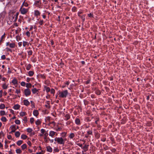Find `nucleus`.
I'll return each mask as SVG.
<instances>
[{
	"mask_svg": "<svg viewBox=\"0 0 154 154\" xmlns=\"http://www.w3.org/2000/svg\"><path fill=\"white\" fill-rule=\"evenodd\" d=\"M80 17L82 19V21L84 22L85 20V15H83V16H81Z\"/></svg>",
	"mask_w": 154,
	"mask_h": 154,
	"instance_id": "nucleus-41",
	"label": "nucleus"
},
{
	"mask_svg": "<svg viewBox=\"0 0 154 154\" xmlns=\"http://www.w3.org/2000/svg\"><path fill=\"white\" fill-rule=\"evenodd\" d=\"M54 152H59V150L57 148H56L54 149Z\"/></svg>",
	"mask_w": 154,
	"mask_h": 154,
	"instance_id": "nucleus-50",
	"label": "nucleus"
},
{
	"mask_svg": "<svg viewBox=\"0 0 154 154\" xmlns=\"http://www.w3.org/2000/svg\"><path fill=\"white\" fill-rule=\"evenodd\" d=\"M40 14V13L38 10H35L34 14L35 16L38 17V16H39Z\"/></svg>",
	"mask_w": 154,
	"mask_h": 154,
	"instance_id": "nucleus-9",
	"label": "nucleus"
},
{
	"mask_svg": "<svg viewBox=\"0 0 154 154\" xmlns=\"http://www.w3.org/2000/svg\"><path fill=\"white\" fill-rule=\"evenodd\" d=\"M15 123L17 125H20V121L19 120H16L15 121Z\"/></svg>",
	"mask_w": 154,
	"mask_h": 154,
	"instance_id": "nucleus-39",
	"label": "nucleus"
},
{
	"mask_svg": "<svg viewBox=\"0 0 154 154\" xmlns=\"http://www.w3.org/2000/svg\"><path fill=\"white\" fill-rule=\"evenodd\" d=\"M46 103V104H45V106L48 108V109H49L50 108V102L49 101H46L45 102Z\"/></svg>",
	"mask_w": 154,
	"mask_h": 154,
	"instance_id": "nucleus-14",
	"label": "nucleus"
},
{
	"mask_svg": "<svg viewBox=\"0 0 154 154\" xmlns=\"http://www.w3.org/2000/svg\"><path fill=\"white\" fill-rule=\"evenodd\" d=\"M66 133L65 132H63L61 133V135L63 137H65L66 136Z\"/></svg>",
	"mask_w": 154,
	"mask_h": 154,
	"instance_id": "nucleus-40",
	"label": "nucleus"
},
{
	"mask_svg": "<svg viewBox=\"0 0 154 154\" xmlns=\"http://www.w3.org/2000/svg\"><path fill=\"white\" fill-rule=\"evenodd\" d=\"M40 77L43 79H45V76L44 75L41 74L40 75Z\"/></svg>",
	"mask_w": 154,
	"mask_h": 154,
	"instance_id": "nucleus-64",
	"label": "nucleus"
},
{
	"mask_svg": "<svg viewBox=\"0 0 154 154\" xmlns=\"http://www.w3.org/2000/svg\"><path fill=\"white\" fill-rule=\"evenodd\" d=\"M6 51H10L11 52H12V51L11 49L9 48H6Z\"/></svg>",
	"mask_w": 154,
	"mask_h": 154,
	"instance_id": "nucleus-57",
	"label": "nucleus"
},
{
	"mask_svg": "<svg viewBox=\"0 0 154 154\" xmlns=\"http://www.w3.org/2000/svg\"><path fill=\"white\" fill-rule=\"evenodd\" d=\"M87 134L88 135H92L93 134H92V129H91V130H90L89 131H88L87 132Z\"/></svg>",
	"mask_w": 154,
	"mask_h": 154,
	"instance_id": "nucleus-29",
	"label": "nucleus"
},
{
	"mask_svg": "<svg viewBox=\"0 0 154 154\" xmlns=\"http://www.w3.org/2000/svg\"><path fill=\"white\" fill-rule=\"evenodd\" d=\"M16 125H13L11 126L10 127V128H11V130H15V131H16Z\"/></svg>",
	"mask_w": 154,
	"mask_h": 154,
	"instance_id": "nucleus-31",
	"label": "nucleus"
},
{
	"mask_svg": "<svg viewBox=\"0 0 154 154\" xmlns=\"http://www.w3.org/2000/svg\"><path fill=\"white\" fill-rule=\"evenodd\" d=\"M106 137H104L101 139V141L103 142H105L106 140Z\"/></svg>",
	"mask_w": 154,
	"mask_h": 154,
	"instance_id": "nucleus-61",
	"label": "nucleus"
},
{
	"mask_svg": "<svg viewBox=\"0 0 154 154\" xmlns=\"http://www.w3.org/2000/svg\"><path fill=\"white\" fill-rule=\"evenodd\" d=\"M32 67V65L30 64H28L26 66V69L27 70H29Z\"/></svg>",
	"mask_w": 154,
	"mask_h": 154,
	"instance_id": "nucleus-22",
	"label": "nucleus"
},
{
	"mask_svg": "<svg viewBox=\"0 0 154 154\" xmlns=\"http://www.w3.org/2000/svg\"><path fill=\"white\" fill-rule=\"evenodd\" d=\"M41 121L39 119H38L36 121L35 123L36 125H39L41 124Z\"/></svg>",
	"mask_w": 154,
	"mask_h": 154,
	"instance_id": "nucleus-35",
	"label": "nucleus"
},
{
	"mask_svg": "<svg viewBox=\"0 0 154 154\" xmlns=\"http://www.w3.org/2000/svg\"><path fill=\"white\" fill-rule=\"evenodd\" d=\"M32 51L31 50H30L29 51H28V55L30 56V55H31L32 54Z\"/></svg>",
	"mask_w": 154,
	"mask_h": 154,
	"instance_id": "nucleus-45",
	"label": "nucleus"
},
{
	"mask_svg": "<svg viewBox=\"0 0 154 154\" xmlns=\"http://www.w3.org/2000/svg\"><path fill=\"white\" fill-rule=\"evenodd\" d=\"M34 74V72L33 71H30L28 72V74L29 76H32Z\"/></svg>",
	"mask_w": 154,
	"mask_h": 154,
	"instance_id": "nucleus-21",
	"label": "nucleus"
},
{
	"mask_svg": "<svg viewBox=\"0 0 154 154\" xmlns=\"http://www.w3.org/2000/svg\"><path fill=\"white\" fill-rule=\"evenodd\" d=\"M100 134L98 133H97L96 135V137L97 138H99L100 137Z\"/></svg>",
	"mask_w": 154,
	"mask_h": 154,
	"instance_id": "nucleus-56",
	"label": "nucleus"
},
{
	"mask_svg": "<svg viewBox=\"0 0 154 154\" xmlns=\"http://www.w3.org/2000/svg\"><path fill=\"white\" fill-rule=\"evenodd\" d=\"M27 137V136L25 134H23L21 135V138L24 140L26 139Z\"/></svg>",
	"mask_w": 154,
	"mask_h": 154,
	"instance_id": "nucleus-28",
	"label": "nucleus"
},
{
	"mask_svg": "<svg viewBox=\"0 0 154 154\" xmlns=\"http://www.w3.org/2000/svg\"><path fill=\"white\" fill-rule=\"evenodd\" d=\"M11 82L14 85L17 84V80L14 79Z\"/></svg>",
	"mask_w": 154,
	"mask_h": 154,
	"instance_id": "nucleus-20",
	"label": "nucleus"
},
{
	"mask_svg": "<svg viewBox=\"0 0 154 154\" xmlns=\"http://www.w3.org/2000/svg\"><path fill=\"white\" fill-rule=\"evenodd\" d=\"M75 134L73 133H70L69 136H68L71 139H73L74 137H75Z\"/></svg>",
	"mask_w": 154,
	"mask_h": 154,
	"instance_id": "nucleus-18",
	"label": "nucleus"
},
{
	"mask_svg": "<svg viewBox=\"0 0 154 154\" xmlns=\"http://www.w3.org/2000/svg\"><path fill=\"white\" fill-rule=\"evenodd\" d=\"M0 136L2 135L3 137H4L5 134H4V132L2 131H1V132H0Z\"/></svg>",
	"mask_w": 154,
	"mask_h": 154,
	"instance_id": "nucleus-63",
	"label": "nucleus"
},
{
	"mask_svg": "<svg viewBox=\"0 0 154 154\" xmlns=\"http://www.w3.org/2000/svg\"><path fill=\"white\" fill-rule=\"evenodd\" d=\"M43 22H44V21L43 20H41L39 22V23L40 25H42L43 24Z\"/></svg>",
	"mask_w": 154,
	"mask_h": 154,
	"instance_id": "nucleus-54",
	"label": "nucleus"
},
{
	"mask_svg": "<svg viewBox=\"0 0 154 154\" xmlns=\"http://www.w3.org/2000/svg\"><path fill=\"white\" fill-rule=\"evenodd\" d=\"M27 44V42H23V47H25L26 46Z\"/></svg>",
	"mask_w": 154,
	"mask_h": 154,
	"instance_id": "nucleus-53",
	"label": "nucleus"
},
{
	"mask_svg": "<svg viewBox=\"0 0 154 154\" xmlns=\"http://www.w3.org/2000/svg\"><path fill=\"white\" fill-rule=\"evenodd\" d=\"M30 103H31V104L32 105V108H35V104L34 103V102L32 101H31Z\"/></svg>",
	"mask_w": 154,
	"mask_h": 154,
	"instance_id": "nucleus-52",
	"label": "nucleus"
},
{
	"mask_svg": "<svg viewBox=\"0 0 154 154\" xmlns=\"http://www.w3.org/2000/svg\"><path fill=\"white\" fill-rule=\"evenodd\" d=\"M7 138L9 140H11L12 139V136L11 135H8L7 136Z\"/></svg>",
	"mask_w": 154,
	"mask_h": 154,
	"instance_id": "nucleus-55",
	"label": "nucleus"
},
{
	"mask_svg": "<svg viewBox=\"0 0 154 154\" xmlns=\"http://www.w3.org/2000/svg\"><path fill=\"white\" fill-rule=\"evenodd\" d=\"M6 34L5 33L2 36L1 39L4 41V39L5 38V37Z\"/></svg>",
	"mask_w": 154,
	"mask_h": 154,
	"instance_id": "nucleus-44",
	"label": "nucleus"
},
{
	"mask_svg": "<svg viewBox=\"0 0 154 154\" xmlns=\"http://www.w3.org/2000/svg\"><path fill=\"white\" fill-rule=\"evenodd\" d=\"M20 107V106L18 104H17L14 105L13 108L14 109L17 110L19 109Z\"/></svg>",
	"mask_w": 154,
	"mask_h": 154,
	"instance_id": "nucleus-16",
	"label": "nucleus"
},
{
	"mask_svg": "<svg viewBox=\"0 0 154 154\" xmlns=\"http://www.w3.org/2000/svg\"><path fill=\"white\" fill-rule=\"evenodd\" d=\"M26 147L27 145L25 143L23 144L21 146V148L23 150H24L25 149H26Z\"/></svg>",
	"mask_w": 154,
	"mask_h": 154,
	"instance_id": "nucleus-27",
	"label": "nucleus"
},
{
	"mask_svg": "<svg viewBox=\"0 0 154 154\" xmlns=\"http://www.w3.org/2000/svg\"><path fill=\"white\" fill-rule=\"evenodd\" d=\"M20 133L19 131H17L15 133V135L17 137H20Z\"/></svg>",
	"mask_w": 154,
	"mask_h": 154,
	"instance_id": "nucleus-26",
	"label": "nucleus"
},
{
	"mask_svg": "<svg viewBox=\"0 0 154 154\" xmlns=\"http://www.w3.org/2000/svg\"><path fill=\"white\" fill-rule=\"evenodd\" d=\"M47 151L50 152H51L52 151V148L49 146H48L46 147Z\"/></svg>",
	"mask_w": 154,
	"mask_h": 154,
	"instance_id": "nucleus-11",
	"label": "nucleus"
},
{
	"mask_svg": "<svg viewBox=\"0 0 154 154\" xmlns=\"http://www.w3.org/2000/svg\"><path fill=\"white\" fill-rule=\"evenodd\" d=\"M23 142V141L22 140H18L17 143V144L18 146H20Z\"/></svg>",
	"mask_w": 154,
	"mask_h": 154,
	"instance_id": "nucleus-30",
	"label": "nucleus"
},
{
	"mask_svg": "<svg viewBox=\"0 0 154 154\" xmlns=\"http://www.w3.org/2000/svg\"><path fill=\"white\" fill-rule=\"evenodd\" d=\"M41 132L43 134H44L45 132V130L43 129H42L41 130Z\"/></svg>",
	"mask_w": 154,
	"mask_h": 154,
	"instance_id": "nucleus-62",
	"label": "nucleus"
},
{
	"mask_svg": "<svg viewBox=\"0 0 154 154\" xmlns=\"http://www.w3.org/2000/svg\"><path fill=\"white\" fill-rule=\"evenodd\" d=\"M24 93L25 95L27 97L30 95L31 92L30 90L29 89H26L24 90Z\"/></svg>",
	"mask_w": 154,
	"mask_h": 154,
	"instance_id": "nucleus-5",
	"label": "nucleus"
},
{
	"mask_svg": "<svg viewBox=\"0 0 154 154\" xmlns=\"http://www.w3.org/2000/svg\"><path fill=\"white\" fill-rule=\"evenodd\" d=\"M32 91L33 94H38V90L37 89L35 88H34L32 89Z\"/></svg>",
	"mask_w": 154,
	"mask_h": 154,
	"instance_id": "nucleus-10",
	"label": "nucleus"
},
{
	"mask_svg": "<svg viewBox=\"0 0 154 154\" xmlns=\"http://www.w3.org/2000/svg\"><path fill=\"white\" fill-rule=\"evenodd\" d=\"M55 141H57V143L60 144L64 145L65 143V140L62 137H56L54 139Z\"/></svg>",
	"mask_w": 154,
	"mask_h": 154,
	"instance_id": "nucleus-3",
	"label": "nucleus"
},
{
	"mask_svg": "<svg viewBox=\"0 0 154 154\" xmlns=\"http://www.w3.org/2000/svg\"><path fill=\"white\" fill-rule=\"evenodd\" d=\"M23 121H24L25 122H26L27 121V117L25 116L24 117V119H23Z\"/></svg>",
	"mask_w": 154,
	"mask_h": 154,
	"instance_id": "nucleus-58",
	"label": "nucleus"
},
{
	"mask_svg": "<svg viewBox=\"0 0 154 154\" xmlns=\"http://www.w3.org/2000/svg\"><path fill=\"white\" fill-rule=\"evenodd\" d=\"M95 93L97 95H99L100 94L101 92L100 90H97L96 91Z\"/></svg>",
	"mask_w": 154,
	"mask_h": 154,
	"instance_id": "nucleus-38",
	"label": "nucleus"
},
{
	"mask_svg": "<svg viewBox=\"0 0 154 154\" xmlns=\"http://www.w3.org/2000/svg\"><path fill=\"white\" fill-rule=\"evenodd\" d=\"M44 88L47 93L49 92L50 91V88L47 87L46 86H44Z\"/></svg>",
	"mask_w": 154,
	"mask_h": 154,
	"instance_id": "nucleus-25",
	"label": "nucleus"
},
{
	"mask_svg": "<svg viewBox=\"0 0 154 154\" xmlns=\"http://www.w3.org/2000/svg\"><path fill=\"white\" fill-rule=\"evenodd\" d=\"M41 4V2L40 0L35 1L34 3L35 5L37 7L40 6Z\"/></svg>",
	"mask_w": 154,
	"mask_h": 154,
	"instance_id": "nucleus-7",
	"label": "nucleus"
},
{
	"mask_svg": "<svg viewBox=\"0 0 154 154\" xmlns=\"http://www.w3.org/2000/svg\"><path fill=\"white\" fill-rule=\"evenodd\" d=\"M75 124L78 125L81 124V122L80 119L78 118H76L75 120Z\"/></svg>",
	"mask_w": 154,
	"mask_h": 154,
	"instance_id": "nucleus-8",
	"label": "nucleus"
},
{
	"mask_svg": "<svg viewBox=\"0 0 154 154\" xmlns=\"http://www.w3.org/2000/svg\"><path fill=\"white\" fill-rule=\"evenodd\" d=\"M24 104L26 106H28L29 105L30 103L27 100H23Z\"/></svg>",
	"mask_w": 154,
	"mask_h": 154,
	"instance_id": "nucleus-13",
	"label": "nucleus"
},
{
	"mask_svg": "<svg viewBox=\"0 0 154 154\" xmlns=\"http://www.w3.org/2000/svg\"><path fill=\"white\" fill-rule=\"evenodd\" d=\"M32 131V129L30 128H28L27 129V131L29 133L31 132Z\"/></svg>",
	"mask_w": 154,
	"mask_h": 154,
	"instance_id": "nucleus-46",
	"label": "nucleus"
},
{
	"mask_svg": "<svg viewBox=\"0 0 154 154\" xmlns=\"http://www.w3.org/2000/svg\"><path fill=\"white\" fill-rule=\"evenodd\" d=\"M62 128L60 127H58L56 129V131H59L61 130Z\"/></svg>",
	"mask_w": 154,
	"mask_h": 154,
	"instance_id": "nucleus-60",
	"label": "nucleus"
},
{
	"mask_svg": "<svg viewBox=\"0 0 154 154\" xmlns=\"http://www.w3.org/2000/svg\"><path fill=\"white\" fill-rule=\"evenodd\" d=\"M20 84L23 86H25L26 85L25 82H21Z\"/></svg>",
	"mask_w": 154,
	"mask_h": 154,
	"instance_id": "nucleus-49",
	"label": "nucleus"
},
{
	"mask_svg": "<svg viewBox=\"0 0 154 154\" xmlns=\"http://www.w3.org/2000/svg\"><path fill=\"white\" fill-rule=\"evenodd\" d=\"M55 133L56 132L53 131H51L49 132V135L50 136L53 137L55 135Z\"/></svg>",
	"mask_w": 154,
	"mask_h": 154,
	"instance_id": "nucleus-19",
	"label": "nucleus"
},
{
	"mask_svg": "<svg viewBox=\"0 0 154 154\" xmlns=\"http://www.w3.org/2000/svg\"><path fill=\"white\" fill-rule=\"evenodd\" d=\"M26 35L28 37H29L30 36V32H29V31H27L26 32Z\"/></svg>",
	"mask_w": 154,
	"mask_h": 154,
	"instance_id": "nucleus-51",
	"label": "nucleus"
},
{
	"mask_svg": "<svg viewBox=\"0 0 154 154\" xmlns=\"http://www.w3.org/2000/svg\"><path fill=\"white\" fill-rule=\"evenodd\" d=\"M2 87L4 89H6L8 88V85L5 84H4L2 85Z\"/></svg>",
	"mask_w": 154,
	"mask_h": 154,
	"instance_id": "nucleus-47",
	"label": "nucleus"
},
{
	"mask_svg": "<svg viewBox=\"0 0 154 154\" xmlns=\"http://www.w3.org/2000/svg\"><path fill=\"white\" fill-rule=\"evenodd\" d=\"M88 16L90 17L94 18L93 14L90 13L88 14Z\"/></svg>",
	"mask_w": 154,
	"mask_h": 154,
	"instance_id": "nucleus-43",
	"label": "nucleus"
},
{
	"mask_svg": "<svg viewBox=\"0 0 154 154\" xmlns=\"http://www.w3.org/2000/svg\"><path fill=\"white\" fill-rule=\"evenodd\" d=\"M68 94V92L67 90H65L59 92V97L62 98H65Z\"/></svg>",
	"mask_w": 154,
	"mask_h": 154,
	"instance_id": "nucleus-2",
	"label": "nucleus"
},
{
	"mask_svg": "<svg viewBox=\"0 0 154 154\" xmlns=\"http://www.w3.org/2000/svg\"><path fill=\"white\" fill-rule=\"evenodd\" d=\"M43 3L44 4H47L48 3V1H50V0H43Z\"/></svg>",
	"mask_w": 154,
	"mask_h": 154,
	"instance_id": "nucleus-37",
	"label": "nucleus"
},
{
	"mask_svg": "<svg viewBox=\"0 0 154 154\" xmlns=\"http://www.w3.org/2000/svg\"><path fill=\"white\" fill-rule=\"evenodd\" d=\"M0 115L1 116L6 115L5 111L4 110H1L0 111Z\"/></svg>",
	"mask_w": 154,
	"mask_h": 154,
	"instance_id": "nucleus-24",
	"label": "nucleus"
},
{
	"mask_svg": "<svg viewBox=\"0 0 154 154\" xmlns=\"http://www.w3.org/2000/svg\"><path fill=\"white\" fill-rule=\"evenodd\" d=\"M77 8L75 6L73 7L72 9V10L73 12H75L76 11Z\"/></svg>",
	"mask_w": 154,
	"mask_h": 154,
	"instance_id": "nucleus-42",
	"label": "nucleus"
},
{
	"mask_svg": "<svg viewBox=\"0 0 154 154\" xmlns=\"http://www.w3.org/2000/svg\"><path fill=\"white\" fill-rule=\"evenodd\" d=\"M1 119L3 122H6L7 121L6 118L5 117H2Z\"/></svg>",
	"mask_w": 154,
	"mask_h": 154,
	"instance_id": "nucleus-33",
	"label": "nucleus"
},
{
	"mask_svg": "<svg viewBox=\"0 0 154 154\" xmlns=\"http://www.w3.org/2000/svg\"><path fill=\"white\" fill-rule=\"evenodd\" d=\"M89 145H86L85 144V145L82 147V149H83L85 152L87 151L88 150V147Z\"/></svg>",
	"mask_w": 154,
	"mask_h": 154,
	"instance_id": "nucleus-12",
	"label": "nucleus"
},
{
	"mask_svg": "<svg viewBox=\"0 0 154 154\" xmlns=\"http://www.w3.org/2000/svg\"><path fill=\"white\" fill-rule=\"evenodd\" d=\"M19 13L17 12L16 14L12 13L9 15V18L11 21L16 22Z\"/></svg>",
	"mask_w": 154,
	"mask_h": 154,
	"instance_id": "nucleus-1",
	"label": "nucleus"
},
{
	"mask_svg": "<svg viewBox=\"0 0 154 154\" xmlns=\"http://www.w3.org/2000/svg\"><path fill=\"white\" fill-rule=\"evenodd\" d=\"M20 116H25L26 114V113L24 112H21L20 113Z\"/></svg>",
	"mask_w": 154,
	"mask_h": 154,
	"instance_id": "nucleus-34",
	"label": "nucleus"
},
{
	"mask_svg": "<svg viewBox=\"0 0 154 154\" xmlns=\"http://www.w3.org/2000/svg\"><path fill=\"white\" fill-rule=\"evenodd\" d=\"M1 58L2 60H5L6 58L5 56V55H3L1 56Z\"/></svg>",
	"mask_w": 154,
	"mask_h": 154,
	"instance_id": "nucleus-59",
	"label": "nucleus"
},
{
	"mask_svg": "<svg viewBox=\"0 0 154 154\" xmlns=\"http://www.w3.org/2000/svg\"><path fill=\"white\" fill-rule=\"evenodd\" d=\"M29 9L28 8H20L19 11L21 14H25L27 13Z\"/></svg>",
	"mask_w": 154,
	"mask_h": 154,
	"instance_id": "nucleus-4",
	"label": "nucleus"
},
{
	"mask_svg": "<svg viewBox=\"0 0 154 154\" xmlns=\"http://www.w3.org/2000/svg\"><path fill=\"white\" fill-rule=\"evenodd\" d=\"M33 113V115L35 116H37L39 114L38 111L37 110H34Z\"/></svg>",
	"mask_w": 154,
	"mask_h": 154,
	"instance_id": "nucleus-17",
	"label": "nucleus"
},
{
	"mask_svg": "<svg viewBox=\"0 0 154 154\" xmlns=\"http://www.w3.org/2000/svg\"><path fill=\"white\" fill-rule=\"evenodd\" d=\"M70 117V115L69 114H67L65 115V116L64 120H65L66 121H67V120L69 119Z\"/></svg>",
	"mask_w": 154,
	"mask_h": 154,
	"instance_id": "nucleus-15",
	"label": "nucleus"
},
{
	"mask_svg": "<svg viewBox=\"0 0 154 154\" xmlns=\"http://www.w3.org/2000/svg\"><path fill=\"white\" fill-rule=\"evenodd\" d=\"M5 107V106L4 104H2L0 105V109H3Z\"/></svg>",
	"mask_w": 154,
	"mask_h": 154,
	"instance_id": "nucleus-36",
	"label": "nucleus"
},
{
	"mask_svg": "<svg viewBox=\"0 0 154 154\" xmlns=\"http://www.w3.org/2000/svg\"><path fill=\"white\" fill-rule=\"evenodd\" d=\"M32 86V84L30 83H27L26 84V87L28 89L31 88Z\"/></svg>",
	"mask_w": 154,
	"mask_h": 154,
	"instance_id": "nucleus-23",
	"label": "nucleus"
},
{
	"mask_svg": "<svg viewBox=\"0 0 154 154\" xmlns=\"http://www.w3.org/2000/svg\"><path fill=\"white\" fill-rule=\"evenodd\" d=\"M30 122L31 123V124H32L34 122V119L33 118H31L30 119Z\"/></svg>",
	"mask_w": 154,
	"mask_h": 154,
	"instance_id": "nucleus-48",
	"label": "nucleus"
},
{
	"mask_svg": "<svg viewBox=\"0 0 154 154\" xmlns=\"http://www.w3.org/2000/svg\"><path fill=\"white\" fill-rule=\"evenodd\" d=\"M16 152L17 154H20L22 152V151L20 149H17Z\"/></svg>",
	"mask_w": 154,
	"mask_h": 154,
	"instance_id": "nucleus-32",
	"label": "nucleus"
},
{
	"mask_svg": "<svg viewBox=\"0 0 154 154\" xmlns=\"http://www.w3.org/2000/svg\"><path fill=\"white\" fill-rule=\"evenodd\" d=\"M7 46H9V47L11 48H14L15 47V44L14 43H10L9 42H7L6 43Z\"/></svg>",
	"mask_w": 154,
	"mask_h": 154,
	"instance_id": "nucleus-6",
	"label": "nucleus"
}]
</instances>
